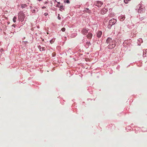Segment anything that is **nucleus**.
<instances>
[{
  "instance_id": "nucleus-8",
  "label": "nucleus",
  "mask_w": 147,
  "mask_h": 147,
  "mask_svg": "<svg viewBox=\"0 0 147 147\" xmlns=\"http://www.w3.org/2000/svg\"><path fill=\"white\" fill-rule=\"evenodd\" d=\"M107 10L106 9H103L102 10L101 13L102 14H104L107 12Z\"/></svg>"
},
{
  "instance_id": "nucleus-4",
  "label": "nucleus",
  "mask_w": 147,
  "mask_h": 147,
  "mask_svg": "<svg viewBox=\"0 0 147 147\" xmlns=\"http://www.w3.org/2000/svg\"><path fill=\"white\" fill-rule=\"evenodd\" d=\"M116 22V20L115 19H113L110 20L109 22V24L111 26H112Z\"/></svg>"
},
{
  "instance_id": "nucleus-11",
  "label": "nucleus",
  "mask_w": 147,
  "mask_h": 147,
  "mask_svg": "<svg viewBox=\"0 0 147 147\" xmlns=\"http://www.w3.org/2000/svg\"><path fill=\"white\" fill-rule=\"evenodd\" d=\"M16 17L15 16H14V18H13V21L14 23L16 21Z\"/></svg>"
},
{
  "instance_id": "nucleus-13",
  "label": "nucleus",
  "mask_w": 147,
  "mask_h": 147,
  "mask_svg": "<svg viewBox=\"0 0 147 147\" xmlns=\"http://www.w3.org/2000/svg\"><path fill=\"white\" fill-rule=\"evenodd\" d=\"M57 7L60 8L61 9H62L63 8V6L62 5H57Z\"/></svg>"
},
{
  "instance_id": "nucleus-1",
  "label": "nucleus",
  "mask_w": 147,
  "mask_h": 147,
  "mask_svg": "<svg viewBox=\"0 0 147 147\" xmlns=\"http://www.w3.org/2000/svg\"><path fill=\"white\" fill-rule=\"evenodd\" d=\"M107 43H109V45L108 46V47L109 49H111L114 48L115 46V41H113L111 38H108L107 40Z\"/></svg>"
},
{
  "instance_id": "nucleus-5",
  "label": "nucleus",
  "mask_w": 147,
  "mask_h": 147,
  "mask_svg": "<svg viewBox=\"0 0 147 147\" xmlns=\"http://www.w3.org/2000/svg\"><path fill=\"white\" fill-rule=\"evenodd\" d=\"M96 5L98 7H100L102 4V2L99 1H97L96 3Z\"/></svg>"
},
{
  "instance_id": "nucleus-18",
  "label": "nucleus",
  "mask_w": 147,
  "mask_h": 147,
  "mask_svg": "<svg viewBox=\"0 0 147 147\" xmlns=\"http://www.w3.org/2000/svg\"><path fill=\"white\" fill-rule=\"evenodd\" d=\"M138 41L141 42H142V40L141 39H140Z\"/></svg>"
},
{
  "instance_id": "nucleus-2",
  "label": "nucleus",
  "mask_w": 147,
  "mask_h": 147,
  "mask_svg": "<svg viewBox=\"0 0 147 147\" xmlns=\"http://www.w3.org/2000/svg\"><path fill=\"white\" fill-rule=\"evenodd\" d=\"M18 18L19 20L21 21H23L25 18L24 14L22 12L19 13L18 14Z\"/></svg>"
},
{
  "instance_id": "nucleus-15",
  "label": "nucleus",
  "mask_w": 147,
  "mask_h": 147,
  "mask_svg": "<svg viewBox=\"0 0 147 147\" xmlns=\"http://www.w3.org/2000/svg\"><path fill=\"white\" fill-rule=\"evenodd\" d=\"M65 28H62L61 29V30H62L63 32H64V31H65Z\"/></svg>"
},
{
  "instance_id": "nucleus-12",
  "label": "nucleus",
  "mask_w": 147,
  "mask_h": 147,
  "mask_svg": "<svg viewBox=\"0 0 147 147\" xmlns=\"http://www.w3.org/2000/svg\"><path fill=\"white\" fill-rule=\"evenodd\" d=\"M64 2L65 3H69V0H65L64 1Z\"/></svg>"
},
{
  "instance_id": "nucleus-3",
  "label": "nucleus",
  "mask_w": 147,
  "mask_h": 147,
  "mask_svg": "<svg viewBox=\"0 0 147 147\" xmlns=\"http://www.w3.org/2000/svg\"><path fill=\"white\" fill-rule=\"evenodd\" d=\"M139 9H138V12L141 13L144 11V7L142 6L139 5Z\"/></svg>"
},
{
  "instance_id": "nucleus-16",
  "label": "nucleus",
  "mask_w": 147,
  "mask_h": 147,
  "mask_svg": "<svg viewBox=\"0 0 147 147\" xmlns=\"http://www.w3.org/2000/svg\"><path fill=\"white\" fill-rule=\"evenodd\" d=\"M85 11H86V12H89L88 9L86 8Z\"/></svg>"
},
{
  "instance_id": "nucleus-17",
  "label": "nucleus",
  "mask_w": 147,
  "mask_h": 147,
  "mask_svg": "<svg viewBox=\"0 0 147 147\" xmlns=\"http://www.w3.org/2000/svg\"><path fill=\"white\" fill-rule=\"evenodd\" d=\"M53 42H54L53 39V40H51L50 41V42L51 43H53Z\"/></svg>"
},
{
  "instance_id": "nucleus-24",
  "label": "nucleus",
  "mask_w": 147,
  "mask_h": 147,
  "mask_svg": "<svg viewBox=\"0 0 147 147\" xmlns=\"http://www.w3.org/2000/svg\"><path fill=\"white\" fill-rule=\"evenodd\" d=\"M41 0H38V1H41Z\"/></svg>"
},
{
  "instance_id": "nucleus-9",
  "label": "nucleus",
  "mask_w": 147,
  "mask_h": 147,
  "mask_svg": "<svg viewBox=\"0 0 147 147\" xmlns=\"http://www.w3.org/2000/svg\"><path fill=\"white\" fill-rule=\"evenodd\" d=\"M87 36L88 38L90 39L92 38V34L91 33H89L87 35Z\"/></svg>"
},
{
  "instance_id": "nucleus-14",
  "label": "nucleus",
  "mask_w": 147,
  "mask_h": 147,
  "mask_svg": "<svg viewBox=\"0 0 147 147\" xmlns=\"http://www.w3.org/2000/svg\"><path fill=\"white\" fill-rule=\"evenodd\" d=\"M45 48H44V47H42V48H41L40 49V51H42L43 50H45Z\"/></svg>"
},
{
  "instance_id": "nucleus-19",
  "label": "nucleus",
  "mask_w": 147,
  "mask_h": 147,
  "mask_svg": "<svg viewBox=\"0 0 147 147\" xmlns=\"http://www.w3.org/2000/svg\"><path fill=\"white\" fill-rule=\"evenodd\" d=\"M58 19L60 20L61 19V17L59 16H59H58Z\"/></svg>"
},
{
  "instance_id": "nucleus-6",
  "label": "nucleus",
  "mask_w": 147,
  "mask_h": 147,
  "mask_svg": "<svg viewBox=\"0 0 147 147\" xmlns=\"http://www.w3.org/2000/svg\"><path fill=\"white\" fill-rule=\"evenodd\" d=\"M88 30L86 29H83L82 31V34H84L86 35L88 33Z\"/></svg>"
},
{
  "instance_id": "nucleus-10",
  "label": "nucleus",
  "mask_w": 147,
  "mask_h": 147,
  "mask_svg": "<svg viewBox=\"0 0 147 147\" xmlns=\"http://www.w3.org/2000/svg\"><path fill=\"white\" fill-rule=\"evenodd\" d=\"M119 18L120 19L121 21H122L124 20L125 17L123 16H121L119 17Z\"/></svg>"
},
{
  "instance_id": "nucleus-7",
  "label": "nucleus",
  "mask_w": 147,
  "mask_h": 147,
  "mask_svg": "<svg viewBox=\"0 0 147 147\" xmlns=\"http://www.w3.org/2000/svg\"><path fill=\"white\" fill-rule=\"evenodd\" d=\"M102 34V32L101 31H98L97 33V36L99 38L101 37Z\"/></svg>"
},
{
  "instance_id": "nucleus-21",
  "label": "nucleus",
  "mask_w": 147,
  "mask_h": 147,
  "mask_svg": "<svg viewBox=\"0 0 147 147\" xmlns=\"http://www.w3.org/2000/svg\"><path fill=\"white\" fill-rule=\"evenodd\" d=\"M35 10L34 9H33L32 11V13H34L35 12Z\"/></svg>"
},
{
  "instance_id": "nucleus-20",
  "label": "nucleus",
  "mask_w": 147,
  "mask_h": 147,
  "mask_svg": "<svg viewBox=\"0 0 147 147\" xmlns=\"http://www.w3.org/2000/svg\"><path fill=\"white\" fill-rule=\"evenodd\" d=\"M48 14V13H45L44 14V15H45V16H46Z\"/></svg>"
},
{
  "instance_id": "nucleus-23",
  "label": "nucleus",
  "mask_w": 147,
  "mask_h": 147,
  "mask_svg": "<svg viewBox=\"0 0 147 147\" xmlns=\"http://www.w3.org/2000/svg\"><path fill=\"white\" fill-rule=\"evenodd\" d=\"M57 3H58V5H59V4H60V2H57Z\"/></svg>"
},
{
  "instance_id": "nucleus-22",
  "label": "nucleus",
  "mask_w": 147,
  "mask_h": 147,
  "mask_svg": "<svg viewBox=\"0 0 147 147\" xmlns=\"http://www.w3.org/2000/svg\"><path fill=\"white\" fill-rule=\"evenodd\" d=\"M46 8L45 7V6H43L42 7V9H45Z\"/></svg>"
}]
</instances>
